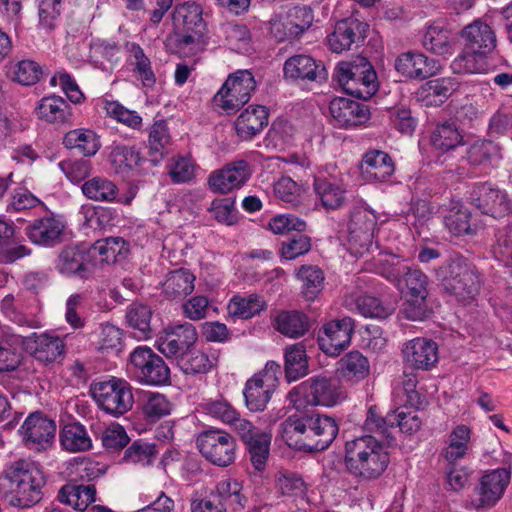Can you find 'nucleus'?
I'll list each match as a JSON object with an SVG mask.
<instances>
[{
    "mask_svg": "<svg viewBox=\"0 0 512 512\" xmlns=\"http://www.w3.org/2000/svg\"><path fill=\"white\" fill-rule=\"evenodd\" d=\"M330 114L339 128L349 129L366 123L370 112L366 105L347 98H334L329 104Z\"/></svg>",
    "mask_w": 512,
    "mask_h": 512,
    "instance_id": "obj_24",
    "label": "nucleus"
},
{
    "mask_svg": "<svg viewBox=\"0 0 512 512\" xmlns=\"http://www.w3.org/2000/svg\"><path fill=\"white\" fill-rule=\"evenodd\" d=\"M178 366L185 374L207 373L212 367L208 355L197 349H188L178 359Z\"/></svg>",
    "mask_w": 512,
    "mask_h": 512,
    "instance_id": "obj_62",
    "label": "nucleus"
},
{
    "mask_svg": "<svg viewBox=\"0 0 512 512\" xmlns=\"http://www.w3.org/2000/svg\"><path fill=\"white\" fill-rule=\"evenodd\" d=\"M471 435V429L464 424L455 426L447 435L441 456L449 465H455L469 455L472 450Z\"/></svg>",
    "mask_w": 512,
    "mask_h": 512,
    "instance_id": "obj_33",
    "label": "nucleus"
},
{
    "mask_svg": "<svg viewBox=\"0 0 512 512\" xmlns=\"http://www.w3.org/2000/svg\"><path fill=\"white\" fill-rule=\"evenodd\" d=\"M418 378L413 372L404 371L400 379L394 384L392 397L395 405L406 409H419L425 399L417 390Z\"/></svg>",
    "mask_w": 512,
    "mask_h": 512,
    "instance_id": "obj_38",
    "label": "nucleus"
},
{
    "mask_svg": "<svg viewBox=\"0 0 512 512\" xmlns=\"http://www.w3.org/2000/svg\"><path fill=\"white\" fill-rule=\"evenodd\" d=\"M471 203L483 214L492 218H501L509 214L511 201L507 193L491 183H481L474 187Z\"/></svg>",
    "mask_w": 512,
    "mask_h": 512,
    "instance_id": "obj_16",
    "label": "nucleus"
},
{
    "mask_svg": "<svg viewBox=\"0 0 512 512\" xmlns=\"http://www.w3.org/2000/svg\"><path fill=\"white\" fill-rule=\"evenodd\" d=\"M367 27V24L354 18L337 22L333 32L327 37L329 48L335 53L349 50L357 39L364 37Z\"/></svg>",
    "mask_w": 512,
    "mask_h": 512,
    "instance_id": "obj_29",
    "label": "nucleus"
},
{
    "mask_svg": "<svg viewBox=\"0 0 512 512\" xmlns=\"http://www.w3.org/2000/svg\"><path fill=\"white\" fill-rule=\"evenodd\" d=\"M377 221L375 211L366 204L352 208L347 224L348 250L352 255L361 257L372 250Z\"/></svg>",
    "mask_w": 512,
    "mask_h": 512,
    "instance_id": "obj_10",
    "label": "nucleus"
},
{
    "mask_svg": "<svg viewBox=\"0 0 512 512\" xmlns=\"http://www.w3.org/2000/svg\"><path fill=\"white\" fill-rule=\"evenodd\" d=\"M140 406L142 414L150 422L169 415L172 409L171 402L164 394L151 391L143 393Z\"/></svg>",
    "mask_w": 512,
    "mask_h": 512,
    "instance_id": "obj_57",
    "label": "nucleus"
},
{
    "mask_svg": "<svg viewBox=\"0 0 512 512\" xmlns=\"http://www.w3.org/2000/svg\"><path fill=\"white\" fill-rule=\"evenodd\" d=\"M484 53H474L466 45L461 55L451 63V68L458 74L482 73L485 70Z\"/></svg>",
    "mask_w": 512,
    "mask_h": 512,
    "instance_id": "obj_64",
    "label": "nucleus"
},
{
    "mask_svg": "<svg viewBox=\"0 0 512 512\" xmlns=\"http://www.w3.org/2000/svg\"><path fill=\"white\" fill-rule=\"evenodd\" d=\"M265 308V301L257 294L247 296L234 295L227 305L230 317L235 319H250Z\"/></svg>",
    "mask_w": 512,
    "mask_h": 512,
    "instance_id": "obj_49",
    "label": "nucleus"
},
{
    "mask_svg": "<svg viewBox=\"0 0 512 512\" xmlns=\"http://www.w3.org/2000/svg\"><path fill=\"white\" fill-rule=\"evenodd\" d=\"M394 67L405 78L423 80L436 73L437 62L421 52L407 51L397 56Z\"/></svg>",
    "mask_w": 512,
    "mask_h": 512,
    "instance_id": "obj_26",
    "label": "nucleus"
},
{
    "mask_svg": "<svg viewBox=\"0 0 512 512\" xmlns=\"http://www.w3.org/2000/svg\"><path fill=\"white\" fill-rule=\"evenodd\" d=\"M30 253L31 250L16 237L14 223L0 218V262L11 264Z\"/></svg>",
    "mask_w": 512,
    "mask_h": 512,
    "instance_id": "obj_34",
    "label": "nucleus"
},
{
    "mask_svg": "<svg viewBox=\"0 0 512 512\" xmlns=\"http://www.w3.org/2000/svg\"><path fill=\"white\" fill-rule=\"evenodd\" d=\"M146 158L136 146L116 144L110 152L112 169L124 177L140 175L144 170Z\"/></svg>",
    "mask_w": 512,
    "mask_h": 512,
    "instance_id": "obj_27",
    "label": "nucleus"
},
{
    "mask_svg": "<svg viewBox=\"0 0 512 512\" xmlns=\"http://www.w3.org/2000/svg\"><path fill=\"white\" fill-rule=\"evenodd\" d=\"M336 78L347 94L362 100L370 99L379 88L376 71L364 57L339 63Z\"/></svg>",
    "mask_w": 512,
    "mask_h": 512,
    "instance_id": "obj_7",
    "label": "nucleus"
},
{
    "mask_svg": "<svg viewBox=\"0 0 512 512\" xmlns=\"http://www.w3.org/2000/svg\"><path fill=\"white\" fill-rule=\"evenodd\" d=\"M256 81L248 70H237L230 74L214 96V103L224 111H237L246 104L255 91Z\"/></svg>",
    "mask_w": 512,
    "mask_h": 512,
    "instance_id": "obj_13",
    "label": "nucleus"
},
{
    "mask_svg": "<svg viewBox=\"0 0 512 512\" xmlns=\"http://www.w3.org/2000/svg\"><path fill=\"white\" fill-rule=\"evenodd\" d=\"M422 45L434 54L449 55L452 53L451 32L440 22L432 23L425 31Z\"/></svg>",
    "mask_w": 512,
    "mask_h": 512,
    "instance_id": "obj_45",
    "label": "nucleus"
},
{
    "mask_svg": "<svg viewBox=\"0 0 512 512\" xmlns=\"http://www.w3.org/2000/svg\"><path fill=\"white\" fill-rule=\"evenodd\" d=\"M284 76L291 80H307L322 82L327 78V72L321 62L309 55L299 54L288 58L284 63Z\"/></svg>",
    "mask_w": 512,
    "mask_h": 512,
    "instance_id": "obj_28",
    "label": "nucleus"
},
{
    "mask_svg": "<svg viewBox=\"0 0 512 512\" xmlns=\"http://www.w3.org/2000/svg\"><path fill=\"white\" fill-rule=\"evenodd\" d=\"M431 145L440 152H447L464 144V138L458 127L451 122L436 126L431 135Z\"/></svg>",
    "mask_w": 512,
    "mask_h": 512,
    "instance_id": "obj_54",
    "label": "nucleus"
},
{
    "mask_svg": "<svg viewBox=\"0 0 512 512\" xmlns=\"http://www.w3.org/2000/svg\"><path fill=\"white\" fill-rule=\"evenodd\" d=\"M460 83L455 77H439L423 83L416 91V99L423 106L439 107L458 89Z\"/></svg>",
    "mask_w": 512,
    "mask_h": 512,
    "instance_id": "obj_25",
    "label": "nucleus"
},
{
    "mask_svg": "<svg viewBox=\"0 0 512 512\" xmlns=\"http://www.w3.org/2000/svg\"><path fill=\"white\" fill-rule=\"evenodd\" d=\"M314 191L322 206L327 210H334L342 206L345 201L346 189L335 178L316 177Z\"/></svg>",
    "mask_w": 512,
    "mask_h": 512,
    "instance_id": "obj_40",
    "label": "nucleus"
},
{
    "mask_svg": "<svg viewBox=\"0 0 512 512\" xmlns=\"http://www.w3.org/2000/svg\"><path fill=\"white\" fill-rule=\"evenodd\" d=\"M275 329L289 338H299L309 330L307 316L299 311H282L274 320Z\"/></svg>",
    "mask_w": 512,
    "mask_h": 512,
    "instance_id": "obj_47",
    "label": "nucleus"
},
{
    "mask_svg": "<svg viewBox=\"0 0 512 512\" xmlns=\"http://www.w3.org/2000/svg\"><path fill=\"white\" fill-rule=\"evenodd\" d=\"M353 332L354 321L350 317L328 322L318 337L320 349L327 355H339L350 345Z\"/></svg>",
    "mask_w": 512,
    "mask_h": 512,
    "instance_id": "obj_18",
    "label": "nucleus"
},
{
    "mask_svg": "<svg viewBox=\"0 0 512 512\" xmlns=\"http://www.w3.org/2000/svg\"><path fill=\"white\" fill-rule=\"evenodd\" d=\"M60 445L70 453L88 451L92 448V440L84 425L72 422L64 425L60 432Z\"/></svg>",
    "mask_w": 512,
    "mask_h": 512,
    "instance_id": "obj_42",
    "label": "nucleus"
},
{
    "mask_svg": "<svg viewBox=\"0 0 512 512\" xmlns=\"http://www.w3.org/2000/svg\"><path fill=\"white\" fill-rule=\"evenodd\" d=\"M196 445L200 454L215 466L228 467L236 459V440L225 430L210 428L200 432Z\"/></svg>",
    "mask_w": 512,
    "mask_h": 512,
    "instance_id": "obj_12",
    "label": "nucleus"
},
{
    "mask_svg": "<svg viewBox=\"0 0 512 512\" xmlns=\"http://www.w3.org/2000/svg\"><path fill=\"white\" fill-rule=\"evenodd\" d=\"M129 63L134 75L141 81L143 87L152 88L156 83L151 61L139 44L129 45Z\"/></svg>",
    "mask_w": 512,
    "mask_h": 512,
    "instance_id": "obj_51",
    "label": "nucleus"
},
{
    "mask_svg": "<svg viewBox=\"0 0 512 512\" xmlns=\"http://www.w3.org/2000/svg\"><path fill=\"white\" fill-rule=\"evenodd\" d=\"M242 484L233 478H225L220 480L215 488L217 500L225 503L226 509L231 507L234 511L238 512L244 509L246 504V497L242 494Z\"/></svg>",
    "mask_w": 512,
    "mask_h": 512,
    "instance_id": "obj_52",
    "label": "nucleus"
},
{
    "mask_svg": "<svg viewBox=\"0 0 512 512\" xmlns=\"http://www.w3.org/2000/svg\"><path fill=\"white\" fill-rule=\"evenodd\" d=\"M338 432L335 418L318 412L294 413L279 427V433L289 447L307 451L327 449Z\"/></svg>",
    "mask_w": 512,
    "mask_h": 512,
    "instance_id": "obj_2",
    "label": "nucleus"
},
{
    "mask_svg": "<svg viewBox=\"0 0 512 512\" xmlns=\"http://www.w3.org/2000/svg\"><path fill=\"white\" fill-rule=\"evenodd\" d=\"M90 253L84 246H67L55 260V269L65 277L86 279L90 275Z\"/></svg>",
    "mask_w": 512,
    "mask_h": 512,
    "instance_id": "obj_22",
    "label": "nucleus"
},
{
    "mask_svg": "<svg viewBox=\"0 0 512 512\" xmlns=\"http://www.w3.org/2000/svg\"><path fill=\"white\" fill-rule=\"evenodd\" d=\"M402 354L407 365L427 371L438 361V345L431 339L416 337L404 344Z\"/></svg>",
    "mask_w": 512,
    "mask_h": 512,
    "instance_id": "obj_23",
    "label": "nucleus"
},
{
    "mask_svg": "<svg viewBox=\"0 0 512 512\" xmlns=\"http://www.w3.org/2000/svg\"><path fill=\"white\" fill-rule=\"evenodd\" d=\"M281 373L280 364L268 361L261 371L246 381L243 396L248 410L260 412L266 408L278 386Z\"/></svg>",
    "mask_w": 512,
    "mask_h": 512,
    "instance_id": "obj_9",
    "label": "nucleus"
},
{
    "mask_svg": "<svg viewBox=\"0 0 512 512\" xmlns=\"http://www.w3.org/2000/svg\"><path fill=\"white\" fill-rule=\"evenodd\" d=\"M445 226L455 236L475 234L478 224L472 220L470 211L462 204H454L444 218Z\"/></svg>",
    "mask_w": 512,
    "mask_h": 512,
    "instance_id": "obj_50",
    "label": "nucleus"
},
{
    "mask_svg": "<svg viewBox=\"0 0 512 512\" xmlns=\"http://www.w3.org/2000/svg\"><path fill=\"white\" fill-rule=\"evenodd\" d=\"M251 175L248 162L238 160L227 164L223 169L214 171L208 178L212 191L228 193L243 186Z\"/></svg>",
    "mask_w": 512,
    "mask_h": 512,
    "instance_id": "obj_21",
    "label": "nucleus"
},
{
    "mask_svg": "<svg viewBox=\"0 0 512 512\" xmlns=\"http://www.w3.org/2000/svg\"><path fill=\"white\" fill-rule=\"evenodd\" d=\"M38 117L48 123L64 124L71 118L70 104L59 95H48L41 98L37 104Z\"/></svg>",
    "mask_w": 512,
    "mask_h": 512,
    "instance_id": "obj_39",
    "label": "nucleus"
},
{
    "mask_svg": "<svg viewBox=\"0 0 512 512\" xmlns=\"http://www.w3.org/2000/svg\"><path fill=\"white\" fill-rule=\"evenodd\" d=\"M297 277L302 282V293L306 300L313 301L323 288L324 275L316 266H302Z\"/></svg>",
    "mask_w": 512,
    "mask_h": 512,
    "instance_id": "obj_61",
    "label": "nucleus"
},
{
    "mask_svg": "<svg viewBox=\"0 0 512 512\" xmlns=\"http://www.w3.org/2000/svg\"><path fill=\"white\" fill-rule=\"evenodd\" d=\"M285 373L289 382L296 381L308 374L306 348L296 343L285 349Z\"/></svg>",
    "mask_w": 512,
    "mask_h": 512,
    "instance_id": "obj_53",
    "label": "nucleus"
},
{
    "mask_svg": "<svg viewBox=\"0 0 512 512\" xmlns=\"http://www.w3.org/2000/svg\"><path fill=\"white\" fill-rule=\"evenodd\" d=\"M103 108L106 114L117 122L134 130L141 129L142 117L136 111L124 107L120 102L106 99L103 101Z\"/></svg>",
    "mask_w": 512,
    "mask_h": 512,
    "instance_id": "obj_63",
    "label": "nucleus"
},
{
    "mask_svg": "<svg viewBox=\"0 0 512 512\" xmlns=\"http://www.w3.org/2000/svg\"><path fill=\"white\" fill-rule=\"evenodd\" d=\"M90 391L98 407L114 417L124 415L133 407L132 386L122 378L110 377L94 382Z\"/></svg>",
    "mask_w": 512,
    "mask_h": 512,
    "instance_id": "obj_8",
    "label": "nucleus"
},
{
    "mask_svg": "<svg viewBox=\"0 0 512 512\" xmlns=\"http://www.w3.org/2000/svg\"><path fill=\"white\" fill-rule=\"evenodd\" d=\"M511 480V467H503L486 472L476 487L477 498L471 500L470 506L477 510H485L496 505L503 497Z\"/></svg>",
    "mask_w": 512,
    "mask_h": 512,
    "instance_id": "obj_14",
    "label": "nucleus"
},
{
    "mask_svg": "<svg viewBox=\"0 0 512 512\" xmlns=\"http://www.w3.org/2000/svg\"><path fill=\"white\" fill-rule=\"evenodd\" d=\"M64 224L54 216L34 220L25 228L28 239L36 245L51 247L61 241Z\"/></svg>",
    "mask_w": 512,
    "mask_h": 512,
    "instance_id": "obj_30",
    "label": "nucleus"
},
{
    "mask_svg": "<svg viewBox=\"0 0 512 512\" xmlns=\"http://www.w3.org/2000/svg\"><path fill=\"white\" fill-rule=\"evenodd\" d=\"M126 322L132 329L133 336L138 340H146L152 337L151 317L152 310L149 306L133 303L126 311Z\"/></svg>",
    "mask_w": 512,
    "mask_h": 512,
    "instance_id": "obj_43",
    "label": "nucleus"
},
{
    "mask_svg": "<svg viewBox=\"0 0 512 512\" xmlns=\"http://www.w3.org/2000/svg\"><path fill=\"white\" fill-rule=\"evenodd\" d=\"M128 251V244L121 237H109L96 241L89 249L90 256H98L99 262H116L124 257Z\"/></svg>",
    "mask_w": 512,
    "mask_h": 512,
    "instance_id": "obj_56",
    "label": "nucleus"
},
{
    "mask_svg": "<svg viewBox=\"0 0 512 512\" xmlns=\"http://www.w3.org/2000/svg\"><path fill=\"white\" fill-rule=\"evenodd\" d=\"M345 466L361 481L380 478L388 468L390 456L386 445L371 435H363L345 443Z\"/></svg>",
    "mask_w": 512,
    "mask_h": 512,
    "instance_id": "obj_4",
    "label": "nucleus"
},
{
    "mask_svg": "<svg viewBox=\"0 0 512 512\" xmlns=\"http://www.w3.org/2000/svg\"><path fill=\"white\" fill-rule=\"evenodd\" d=\"M58 499L75 510L84 511L91 503L95 502L96 488L91 484H67L60 489Z\"/></svg>",
    "mask_w": 512,
    "mask_h": 512,
    "instance_id": "obj_44",
    "label": "nucleus"
},
{
    "mask_svg": "<svg viewBox=\"0 0 512 512\" xmlns=\"http://www.w3.org/2000/svg\"><path fill=\"white\" fill-rule=\"evenodd\" d=\"M437 276L447 294L463 305L476 300L480 289V278L475 267L462 257L451 258L440 266Z\"/></svg>",
    "mask_w": 512,
    "mask_h": 512,
    "instance_id": "obj_5",
    "label": "nucleus"
},
{
    "mask_svg": "<svg viewBox=\"0 0 512 512\" xmlns=\"http://www.w3.org/2000/svg\"><path fill=\"white\" fill-rule=\"evenodd\" d=\"M340 376L351 384L358 383L369 374V362L358 351H351L339 361Z\"/></svg>",
    "mask_w": 512,
    "mask_h": 512,
    "instance_id": "obj_48",
    "label": "nucleus"
},
{
    "mask_svg": "<svg viewBox=\"0 0 512 512\" xmlns=\"http://www.w3.org/2000/svg\"><path fill=\"white\" fill-rule=\"evenodd\" d=\"M35 344L34 357L44 364L56 362L64 355L63 340L57 335L41 334L36 338Z\"/></svg>",
    "mask_w": 512,
    "mask_h": 512,
    "instance_id": "obj_55",
    "label": "nucleus"
},
{
    "mask_svg": "<svg viewBox=\"0 0 512 512\" xmlns=\"http://www.w3.org/2000/svg\"><path fill=\"white\" fill-rule=\"evenodd\" d=\"M237 435L246 444L253 467L262 471L270 453L271 434L257 428L250 421H242Z\"/></svg>",
    "mask_w": 512,
    "mask_h": 512,
    "instance_id": "obj_17",
    "label": "nucleus"
},
{
    "mask_svg": "<svg viewBox=\"0 0 512 512\" xmlns=\"http://www.w3.org/2000/svg\"><path fill=\"white\" fill-rule=\"evenodd\" d=\"M111 220L110 210L102 206L85 204L78 212V221L83 228L102 229L109 225Z\"/></svg>",
    "mask_w": 512,
    "mask_h": 512,
    "instance_id": "obj_60",
    "label": "nucleus"
},
{
    "mask_svg": "<svg viewBox=\"0 0 512 512\" xmlns=\"http://www.w3.org/2000/svg\"><path fill=\"white\" fill-rule=\"evenodd\" d=\"M118 53L119 48L115 43L98 40L90 45L89 58L95 68L110 72L118 61Z\"/></svg>",
    "mask_w": 512,
    "mask_h": 512,
    "instance_id": "obj_58",
    "label": "nucleus"
},
{
    "mask_svg": "<svg viewBox=\"0 0 512 512\" xmlns=\"http://www.w3.org/2000/svg\"><path fill=\"white\" fill-rule=\"evenodd\" d=\"M345 397L338 381L327 377L310 378L288 394L289 401L297 410L308 405L333 407L341 403Z\"/></svg>",
    "mask_w": 512,
    "mask_h": 512,
    "instance_id": "obj_6",
    "label": "nucleus"
},
{
    "mask_svg": "<svg viewBox=\"0 0 512 512\" xmlns=\"http://www.w3.org/2000/svg\"><path fill=\"white\" fill-rule=\"evenodd\" d=\"M45 477L39 465L20 459L6 467L0 476V493L13 507L28 508L43 496Z\"/></svg>",
    "mask_w": 512,
    "mask_h": 512,
    "instance_id": "obj_3",
    "label": "nucleus"
},
{
    "mask_svg": "<svg viewBox=\"0 0 512 512\" xmlns=\"http://www.w3.org/2000/svg\"><path fill=\"white\" fill-rule=\"evenodd\" d=\"M374 271L393 283L405 298L401 310L403 316L412 321L422 320L426 315L428 277L407 261L392 253H379L374 258Z\"/></svg>",
    "mask_w": 512,
    "mask_h": 512,
    "instance_id": "obj_1",
    "label": "nucleus"
},
{
    "mask_svg": "<svg viewBox=\"0 0 512 512\" xmlns=\"http://www.w3.org/2000/svg\"><path fill=\"white\" fill-rule=\"evenodd\" d=\"M129 371L144 385L163 386L170 380V369L164 360L147 346H138L130 354Z\"/></svg>",
    "mask_w": 512,
    "mask_h": 512,
    "instance_id": "obj_11",
    "label": "nucleus"
},
{
    "mask_svg": "<svg viewBox=\"0 0 512 512\" xmlns=\"http://www.w3.org/2000/svg\"><path fill=\"white\" fill-rule=\"evenodd\" d=\"M312 23L310 10L295 7L285 14L276 15L270 21V31L277 41L293 38L304 32Z\"/></svg>",
    "mask_w": 512,
    "mask_h": 512,
    "instance_id": "obj_19",
    "label": "nucleus"
},
{
    "mask_svg": "<svg viewBox=\"0 0 512 512\" xmlns=\"http://www.w3.org/2000/svg\"><path fill=\"white\" fill-rule=\"evenodd\" d=\"M395 166L392 158L384 151L371 150L364 154L361 172L367 182H387L392 177Z\"/></svg>",
    "mask_w": 512,
    "mask_h": 512,
    "instance_id": "obj_32",
    "label": "nucleus"
},
{
    "mask_svg": "<svg viewBox=\"0 0 512 512\" xmlns=\"http://www.w3.org/2000/svg\"><path fill=\"white\" fill-rule=\"evenodd\" d=\"M81 189L87 198L100 202H112L118 194V189L112 181L98 176L85 181Z\"/></svg>",
    "mask_w": 512,
    "mask_h": 512,
    "instance_id": "obj_59",
    "label": "nucleus"
},
{
    "mask_svg": "<svg viewBox=\"0 0 512 512\" xmlns=\"http://www.w3.org/2000/svg\"><path fill=\"white\" fill-rule=\"evenodd\" d=\"M466 47L474 53L488 54L496 47V35L492 28L480 19L464 27L461 33Z\"/></svg>",
    "mask_w": 512,
    "mask_h": 512,
    "instance_id": "obj_35",
    "label": "nucleus"
},
{
    "mask_svg": "<svg viewBox=\"0 0 512 512\" xmlns=\"http://www.w3.org/2000/svg\"><path fill=\"white\" fill-rule=\"evenodd\" d=\"M63 145L76 150L85 157L94 156L101 147L98 135L91 129L77 128L68 131L63 138Z\"/></svg>",
    "mask_w": 512,
    "mask_h": 512,
    "instance_id": "obj_41",
    "label": "nucleus"
},
{
    "mask_svg": "<svg viewBox=\"0 0 512 512\" xmlns=\"http://www.w3.org/2000/svg\"><path fill=\"white\" fill-rule=\"evenodd\" d=\"M203 11L195 2H185L175 7L173 22L178 31L204 30Z\"/></svg>",
    "mask_w": 512,
    "mask_h": 512,
    "instance_id": "obj_46",
    "label": "nucleus"
},
{
    "mask_svg": "<svg viewBox=\"0 0 512 512\" xmlns=\"http://www.w3.org/2000/svg\"><path fill=\"white\" fill-rule=\"evenodd\" d=\"M268 121L269 112L265 106L250 105L238 116L235 129L240 138L249 140L259 134Z\"/></svg>",
    "mask_w": 512,
    "mask_h": 512,
    "instance_id": "obj_37",
    "label": "nucleus"
},
{
    "mask_svg": "<svg viewBox=\"0 0 512 512\" xmlns=\"http://www.w3.org/2000/svg\"><path fill=\"white\" fill-rule=\"evenodd\" d=\"M198 410L225 425L233 427L236 434L238 426L242 421H248L241 418L237 409L226 398L220 396L218 398H207L199 404Z\"/></svg>",
    "mask_w": 512,
    "mask_h": 512,
    "instance_id": "obj_36",
    "label": "nucleus"
},
{
    "mask_svg": "<svg viewBox=\"0 0 512 512\" xmlns=\"http://www.w3.org/2000/svg\"><path fill=\"white\" fill-rule=\"evenodd\" d=\"M196 276L188 269L170 271L161 282V293L169 301L182 302L195 289Z\"/></svg>",
    "mask_w": 512,
    "mask_h": 512,
    "instance_id": "obj_31",
    "label": "nucleus"
},
{
    "mask_svg": "<svg viewBox=\"0 0 512 512\" xmlns=\"http://www.w3.org/2000/svg\"><path fill=\"white\" fill-rule=\"evenodd\" d=\"M55 432V422L40 412L30 414L19 429L26 447L37 452L52 445Z\"/></svg>",
    "mask_w": 512,
    "mask_h": 512,
    "instance_id": "obj_15",
    "label": "nucleus"
},
{
    "mask_svg": "<svg viewBox=\"0 0 512 512\" xmlns=\"http://www.w3.org/2000/svg\"><path fill=\"white\" fill-rule=\"evenodd\" d=\"M197 340V332L191 323L170 326L157 340L158 350L167 357L178 359Z\"/></svg>",
    "mask_w": 512,
    "mask_h": 512,
    "instance_id": "obj_20",
    "label": "nucleus"
}]
</instances>
